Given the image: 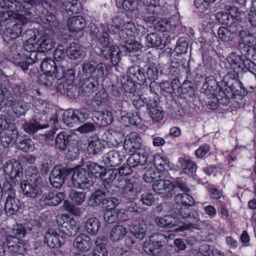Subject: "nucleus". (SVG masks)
<instances>
[{
    "label": "nucleus",
    "mask_w": 256,
    "mask_h": 256,
    "mask_svg": "<svg viewBox=\"0 0 256 256\" xmlns=\"http://www.w3.org/2000/svg\"><path fill=\"white\" fill-rule=\"evenodd\" d=\"M124 149L126 152H132L129 157V162L131 164L138 160L141 163L147 162L150 149L144 145L142 139L137 133L133 132L126 136Z\"/></svg>",
    "instance_id": "1"
},
{
    "label": "nucleus",
    "mask_w": 256,
    "mask_h": 256,
    "mask_svg": "<svg viewBox=\"0 0 256 256\" xmlns=\"http://www.w3.org/2000/svg\"><path fill=\"white\" fill-rule=\"evenodd\" d=\"M238 38V48L242 54L248 56L254 54V46L256 44V38L250 32L245 16L236 24L235 38Z\"/></svg>",
    "instance_id": "2"
},
{
    "label": "nucleus",
    "mask_w": 256,
    "mask_h": 256,
    "mask_svg": "<svg viewBox=\"0 0 256 256\" xmlns=\"http://www.w3.org/2000/svg\"><path fill=\"white\" fill-rule=\"evenodd\" d=\"M234 73L228 72L224 76L223 90L224 96L223 103L228 104L230 99L234 96H242L247 94L246 89L242 86V83L236 78L238 74L234 70Z\"/></svg>",
    "instance_id": "3"
},
{
    "label": "nucleus",
    "mask_w": 256,
    "mask_h": 256,
    "mask_svg": "<svg viewBox=\"0 0 256 256\" xmlns=\"http://www.w3.org/2000/svg\"><path fill=\"white\" fill-rule=\"evenodd\" d=\"M43 181L40 174H37L30 178V182L23 180L20 187L23 194L31 200H35L41 196L44 192Z\"/></svg>",
    "instance_id": "4"
},
{
    "label": "nucleus",
    "mask_w": 256,
    "mask_h": 256,
    "mask_svg": "<svg viewBox=\"0 0 256 256\" xmlns=\"http://www.w3.org/2000/svg\"><path fill=\"white\" fill-rule=\"evenodd\" d=\"M82 70L86 76L104 78L108 74L107 66L102 62L98 64L94 60H86L82 65Z\"/></svg>",
    "instance_id": "5"
},
{
    "label": "nucleus",
    "mask_w": 256,
    "mask_h": 256,
    "mask_svg": "<svg viewBox=\"0 0 256 256\" xmlns=\"http://www.w3.org/2000/svg\"><path fill=\"white\" fill-rule=\"evenodd\" d=\"M227 10L229 11L230 14L224 12H219L216 14V20L226 26L237 24L245 16L244 12L239 10L236 7L230 6Z\"/></svg>",
    "instance_id": "6"
},
{
    "label": "nucleus",
    "mask_w": 256,
    "mask_h": 256,
    "mask_svg": "<svg viewBox=\"0 0 256 256\" xmlns=\"http://www.w3.org/2000/svg\"><path fill=\"white\" fill-rule=\"evenodd\" d=\"M6 240L8 248L13 253L24 255L26 253L29 246L24 240L11 234H7L5 232L0 234V242Z\"/></svg>",
    "instance_id": "7"
},
{
    "label": "nucleus",
    "mask_w": 256,
    "mask_h": 256,
    "mask_svg": "<svg viewBox=\"0 0 256 256\" xmlns=\"http://www.w3.org/2000/svg\"><path fill=\"white\" fill-rule=\"evenodd\" d=\"M166 242V237L164 234L154 233L150 236L149 242L144 243V250L150 255H158L162 252Z\"/></svg>",
    "instance_id": "8"
},
{
    "label": "nucleus",
    "mask_w": 256,
    "mask_h": 256,
    "mask_svg": "<svg viewBox=\"0 0 256 256\" xmlns=\"http://www.w3.org/2000/svg\"><path fill=\"white\" fill-rule=\"evenodd\" d=\"M73 168L56 166L51 171L49 180L52 187L58 188L64 183L66 176L72 174Z\"/></svg>",
    "instance_id": "9"
},
{
    "label": "nucleus",
    "mask_w": 256,
    "mask_h": 256,
    "mask_svg": "<svg viewBox=\"0 0 256 256\" xmlns=\"http://www.w3.org/2000/svg\"><path fill=\"white\" fill-rule=\"evenodd\" d=\"M72 183L77 188L86 189L93 184L92 178L86 170L78 168L72 172Z\"/></svg>",
    "instance_id": "10"
},
{
    "label": "nucleus",
    "mask_w": 256,
    "mask_h": 256,
    "mask_svg": "<svg viewBox=\"0 0 256 256\" xmlns=\"http://www.w3.org/2000/svg\"><path fill=\"white\" fill-rule=\"evenodd\" d=\"M88 118V114L86 108L70 109L66 111L62 116L64 123L71 127L74 124L84 122Z\"/></svg>",
    "instance_id": "11"
},
{
    "label": "nucleus",
    "mask_w": 256,
    "mask_h": 256,
    "mask_svg": "<svg viewBox=\"0 0 256 256\" xmlns=\"http://www.w3.org/2000/svg\"><path fill=\"white\" fill-rule=\"evenodd\" d=\"M154 229V226L148 220H136L133 224L130 226L131 234L136 238L143 240Z\"/></svg>",
    "instance_id": "12"
},
{
    "label": "nucleus",
    "mask_w": 256,
    "mask_h": 256,
    "mask_svg": "<svg viewBox=\"0 0 256 256\" xmlns=\"http://www.w3.org/2000/svg\"><path fill=\"white\" fill-rule=\"evenodd\" d=\"M200 80H196V86L202 92H206L207 90L210 92H218L220 94V91L223 90L224 82H217L213 76H210L205 78L202 76Z\"/></svg>",
    "instance_id": "13"
},
{
    "label": "nucleus",
    "mask_w": 256,
    "mask_h": 256,
    "mask_svg": "<svg viewBox=\"0 0 256 256\" xmlns=\"http://www.w3.org/2000/svg\"><path fill=\"white\" fill-rule=\"evenodd\" d=\"M75 143L76 140L73 138L72 135L68 134L65 131H62L56 134L54 142L52 146L60 152H65L68 150L70 153V148H72Z\"/></svg>",
    "instance_id": "14"
},
{
    "label": "nucleus",
    "mask_w": 256,
    "mask_h": 256,
    "mask_svg": "<svg viewBox=\"0 0 256 256\" xmlns=\"http://www.w3.org/2000/svg\"><path fill=\"white\" fill-rule=\"evenodd\" d=\"M56 220L60 230L62 233L69 236L76 235L78 228L76 222L70 218L68 214H62L58 217Z\"/></svg>",
    "instance_id": "15"
},
{
    "label": "nucleus",
    "mask_w": 256,
    "mask_h": 256,
    "mask_svg": "<svg viewBox=\"0 0 256 256\" xmlns=\"http://www.w3.org/2000/svg\"><path fill=\"white\" fill-rule=\"evenodd\" d=\"M115 190H108L104 187L94 190L88 200V205L92 208L103 206L106 197L114 194Z\"/></svg>",
    "instance_id": "16"
},
{
    "label": "nucleus",
    "mask_w": 256,
    "mask_h": 256,
    "mask_svg": "<svg viewBox=\"0 0 256 256\" xmlns=\"http://www.w3.org/2000/svg\"><path fill=\"white\" fill-rule=\"evenodd\" d=\"M146 8L142 12L144 20L148 24H152L156 22L162 15V10L159 4H152L144 5Z\"/></svg>",
    "instance_id": "17"
},
{
    "label": "nucleus",
    "mask_w": 256,
    "mask_h": 256,
    "mask_svg": "<svg viewBox=\"0 0 256 256\" xmlns=\"http://www.w3.org/2000/svg\"><path fill=\"white\" fill-rule=\"evenodd\" d=\"M4 172L10 176V180L18 181L23 174L20 162L16 159H11L6 162L4 166Z\"/></svg>",
    "instance_id": "18"
},
{
    "label": "nucleus",
    "mask_w": 256,
    "mask_h": 256,
    "mask_svg": "<svg viewBox=\"0 0 256 256\" xmlns=\"http://www.w3.org/2000/svg\"><path fill=\"white\" fill-rule=\"evenodd\" d=\"M108 138L106 139L100 140L98 136H94L88 140L87 147V152L90 157L98 156L102 154L106 148L105 142L108 140Z\"/></svg>",
    "instance_id": "19"
},
{
    "label": "nucleus",
    "mask_w": 256,
    "mask_h": 256,
    "mask_svg": "<svg viewBox=\"0 0 256 256\" xmlns=\"http://www.w3.org/2000/svg\"><path fill=\"white\" fill-rule=\"evenodd\" d=\"M40 197V202L42 205L56 206L64 199L65 196L63 192L52 190L48 193H43Z\"/></svg>",
    "instance_id": "20"
},
{
    "label": "nucleus",
    "mask_w": 256,
    "mask_h": 256,
    "mask_svg": "<svg viewBox=\"0 0 256 256\" xmlns=\"http://www.w3.org/2000/svg\"><path fill=\"white\" fill-rule=\"evenodd\" d=\"M120 49L115 45L110 44L101 48V52L106 60H110L113 66L116 65L120 61Z\"/></svg>",
    "instance_id": "21"
},
{
    "label": "nucleus",
    "mask_w": 256,
    "mask_h": 256,
    "mask_svg": "<svg viewBox=\"0 0 256 256\" xmlns=\"http://www.w3.org/2000/svg\"><path fill=\"white\" fill-rule=\"evenodd\" d=\"M128 76L138 84H144L146 82L145 70L140 66H133L128 70Z\"/></svg>",
    "instance_id": "22"
},
{
    "label": "nucleus",
    "mask_w": 256,
    "mask_h": 256,
    "mask_svg": "<svg viewBox=\"0 0 256 256\" xmlns=\"http://www.w3.org/2000/svg\"><path fill=\"white\" fill-rule=\"evenodd\" d=\"M155 222L160 228H171L178 226L180 224V220L176 214H168L163 217L156 216L155 218Z\"/></svg>",
    "instance_id": "23"
},
{
    "label": "nucleus",
    "mask_w": 256,
    "mask_h": 256,
    "mask_svg": "<svg viewBox=\"0 0 256 256\" xmlns=\"http://www.w3.org/2000/svg\"><path fill=\"white\" fill-rule=\"evenodd\" d=\"M138 192L136 184L128 180L122 187L120 196L125 201L133 200H136Z\"/></svg>",
    "instance_id": "24"
},
{
    "label": "nucleus",
    "mask_w": 256,
    "mask_h": 256,
    "mask_svg": "<svg viewBox=\"0 0 256 256\" xmlns=\"http://www.w3.org/2000/svg\"><path fill=\"white\" fill-rule=\"evenodd\" d=\"M64 241L62 236H60L54 229L48 230L44 236V242L51 248L60 247L64 244Z\"/></svg>",
    "instance_id": "25"
},
{
    "label": "nucleus",
    "mask_w": 256,
    "mask_h": 256,
    "mask_svg": "<svg viewBox=\"0 0 256 256\" xmlns=\"http://www.w3.org/2000/svg\"><path fill=\"white\" fill-rule=\"evenodd\" d=\"M22 26L24 25L20 22H16L8 27L3 32L4 40L6 42H9L18 38L22 34Z\"/></svg>",
    "instance_id": "26"
},
{
    "label": "nucleus",
    "mask_w": 256,
    "mask_h": 256,
    "mask_svg": "<svg viewBox=\"0 0 256 256\" xmlns=\"http://www.w3.org/2000/svg\"><path fill=\"white\" fill-rule=\"evenodd\" d=\"M118 169L110 168L102 172L100 177L102 180V187L108 190H114L113 188L112 183L116 178Z\"/></svg>",
    "instance_id": "27"
},
{
    "label": "nucleus",
    "mask_w": 256,
    "mask_h": 256,
    "mask_svg": "<svg viewBox=\"0 0 256 256\" xmlns=\"http://www.w3.org/2000/svg\"><path fill=\"white\" fill-rule=\"evenodd\" d=\"M10 49L8 56L16 66L20 64L21 62L26 60L30 57L27 54L22 52L21 46H12Z\"/></svg>",
    "instance_id": "28"
},
{
    "label": "nucleus",
    "mask_w": 256,
    "mask_h": 256,
    "mask_svg": "<svg viewBox=\"0 0 256 256\" xmlns=\"http://www.w3.org/2000/svg\"><path fill=\"white\" fill-rule=\"evenodd\" d=\"M73 245L80 251L87 252L91 248L92 241L86 234H81L76 238Z\"/></svg>",
    "instance_id": "29"
},
{
    "label": "nucleus",
    "mask_w": 256,
    "mask_h": 256,
    "mask_svg": "<svg viewBox=\"0 0 256 256\" xmlns=\"http://www.w3.org/2000/svg\"><path fill=\"white\" fill-rule=\"evenodd\" d=\"M124 158V156L121 154L120 152L112 150L105 154L103 161L106 165L115 167L122 162Z\"/></svg>",
    "instance_id": "30"
},
{
    "label": "nucleus",
    "mask_w": 256,
    "mask_h": 256,
    "mask_svg": "<svg viewBox=\"0 0 256 256\" xmlns=\"http://www.w3.org/2000/svg\"><path fill=\"white\" fill-rule=\"evenodd\" d=\"M236 24L230 26H220L218 34L220 40L224 42H231L235 40Z\"/></svg>",
    "instance_id": "31"
},
{
    "label": "nucleus",
    "mask_w": 256,
    "mask_h": 256,
    "mask_svg": "<svg viewBox=\"0 0 256 256\" xmlns=\"http://www.w3.org/2000/svg\"><path fill=\"white\" fill-rule=\"evenodd\" d=\"M118 42L120 46L130 53L136 52L140 49V45L132 37L119 38Z\"/></svg>",
    "instance_id": "32"
},
{
    "label": "nucleus",
    "mask_w": 256,
    "mask_h": 256,
    "mask_svg": "<svg viewBox=\"0 0 256 256\" xmlns=\"http://www.w3.org/2000/svg\"><path fill=\"white\" fill-rule=\"evenodd\" d=\"M22 126L26 132L30 134H33L38 130L49 127V124L48 123L42 124L40 121L34 120L29 122L24 121Z\"/></svg>",
    "instance_id": "33"
},
{
    "label": "nucleus",
    "mask_w": 256,
    "mask_h": 256,
    "mask_svg": "<svg viewBox=\"0 0 256 256\" xmlns=\"http://www.w3.org/2000/svg\"><path fill=\"white\" fill-rule=\"evenodd\" d=\"M18 136V132L16 130H13L12 133L3 131L0 132V142L4 147L10 148L16 143Z\"/></svg>",
    "instance_id": "34"
},
{
    "label": "nucleus",
    "mask_w": 256,
    "mask_h": 256,
    "mask_svg": "<svg viewBox=\"0 0 256 256\" xmlns=\"http://www.w3.org/2000/svg\"><path fill=\"white\" fill-rule=\"evenodd\" d=\"M100 79L94 77H88L84 80L81 89L84 96H88L90 94L96 90Z\"/></svg>",
    "instance_id": "35"
},
{
    "label": "nucleus",
    "mask_w": 256,
    "mask_h": 256,
    "mask_svg": "<svg viewBox=\"0 0 256 256\" xmlns=\"http://www.w3.org/2000/svg\"><path fill=\"white\" fill-rule=\"evenodd\" d=\"M21 207L20 200L16 196L6 198L4 210L8 215L16 214Z\"/></svg>",
    "instance_id": "36"
},
{
    "label": "nucleus",
    "mask_w": 256,
    "mask_h": 256,
    "mask_svg": "<svg viewBox=\"0 0 256 256\" xmlns=\"http://www.w3.org/2000/svg\"><path fill=\"white\" fill-rule=\"evenodd\" d=\"M179 166L184 170V173L192 176L196 175V164L187 157H181L178 158Z\"/></svg>",
    "instance_id": "37"
},
{
    "label": "nucleus",
    "mask_w": 256,
    "mask_h": 256,
    "mask_svg": "<svg viewBox=\"0 0 256 256\" xmlns=\"http://www.w3.org/2000/svg\"><path fill=\"white\" fill-rule=\"evenodd\" d=\"M42 37L40 40L37 43L38 46V50L43 52H48L54 48L55 46V41L50 36L46 35V34L41 33Z\"/></svg>",
    "instance_id": "38"
},
{
    "label": "nucleus",
    "mask_w": 256,
    "mask_h": 256,
    "mask_svg": "<svg viewBox=\"0 0 256 256\" xmlns=\"http://www.w3.org/2000/svg\"><path fill=\"white\" fill-rule=\"evenodd\" d=\"M15 8H13V2H11L12 5L8 4L10 8H14L16 11L22 12L24 15L31 16L32 5L29 2V0H14Z\"/></svg>",
    "instance_id": "39"
},
{
    "label": "nucleus",
    "mask_w": 256,
    "mask_h": 256,
    "mask_svg": "<svg viewBox=\"0 0 256 256\" xmlns=\"http://www.w3.org/2000/svg\"><path fill=\"white\" fill-rule=\"evenodd\" d=\"M16 147L23 152H27L32 151L34 149V144L32 139L28 136L24 135L16 138Z\"/></svg>",
    "instance_id": "40"
},
{
    "label": "nucleus",
    "mask_w": 256,
    "mask_h": 256,
    "mask_svg": "<svg viewBox=\"0 0 256 256\" xmlns=\"http://www.w3.org/2000/svg\"><path fill=\"white\" fill-rule=\"evenodd\" d=\"M85 26V20L81 16L72 17L68 21V26L71 32L80 31Z\"/></svg>",
    "instance_id": "41"
},
{
    "label": "nucleus",
    "mask_w": 256,
    "mask_h": 256,
    "mask_svg": "<svg viewBox=\"0 0 256 256\" xmlns=\"http://www.w3.org/2000/svg\"><path fill=\"white\" fill-rule=\"evenodd\" d=\"M174 200L176 204H174V206H176V209H178V205L193 206L194 204V198L188 192H184L178 194L174 197Z\"/></svg>",
    "instance_id": "42"
},
{
    "label": "nucleus",
    "mask_w": 256,
    "mask_h": 256,
    "mask_svg": "<svg viewBox=\"0 0 256 256\" xmlns=\"http://www.w3.org/2000/svg\"><path fill=\"white\" fill-rule=\"evenodd\" d=\"M94 118L98 125L105 126L112 123L114 120L112 114L109 111L98 112L96 113Z\"/></svg>",
    "instance_id": "43"
},
{
    "label": "nucleus",
    "mask_w": 256,
    "mask_h": 256,
    "mask_svg": "<svg viewBox=\"0 0 256 256\" xmlns=\"http://www.w3.org/2000/svg\"><path fill=\"white\" fill-rule=\"evenodd\" d=\"M68 57L72 60H76L82 56L83 51L79 44L72 42L66 50Z\"/></svg>",
    "instance_id": "44"
},
{
    "label": "nucleus",
    "mask_w": 256,
    "mask_h": 256,
    "mask_svg": "<svg viewBox=\"0 0 256 256\" xmlns=\"http://www.w3.org/2000/svg\"><path fill=\"white\" fill-rule=\"evenodd\" d=\"M172 182L168 180H160L155 181L152 184V190L158 194L169 192L172 190Z\"/></svg>",
    "instance_id": "45"
},
{
    "label": "nucleus",
    "mask_w": 256,
    "mask_h": 256,
    "mask_svg": "<svg viewBox=\"0 0 256 256\" xmlns=\"http://www.w3.org/2000/svg\"><path fill=\"white\" fill-rule=\"evenodd\" d=\"M58 90L62 93H66L70 98H76L78 96L79 88L76 86L72 84H68L60 82L58 86Z\"/></svg>",
    "instance_id": "46"
},
{
    "label": "nucleus",
    "mask_w": 256,
    "mask_h": 256,
    "mask_svg": "<svg viewBox=\"0 0 256 256\" xmlns=\"http://www.w3.org/2000/svg\"><path fill=\"white\" fill-rule=\"evenodd\" d=\"M146 163H141L140 160L134 163H130L129 162V158L128 159L126 163L124 164L118 170V172L120 176H128L132 173V168H135L138 166H144Z\"/></svg>",
    "instance_id": "47"
},
{
    "label": "nucleus",
    "mask_w": 256,
    "mask_h": 256,
    "mask_svg": "<svg viewBox=\"0 0 256 256\" xmlns=\"http://www.w3.org/2000/svg\"><path fill=\"white\" fill-rule=\"evenodd\" d=\"M126 233V228L123 226H114L111 230L110 238L114 242H118L125 236Z\"/></svg>",
    "instance_id": "48"
},
{
    "label": "nucleus",
    "mask_w": 256,
    "mask_h": 256,
    "mask_svg": "<svg viewBox=\"0 0 256 256\" xmlns=\"http://www.w3.org/2000/svg\"><path fill=\"white\" fill-rule=\"evenodd\" d=\"M84 166L88 170L90 174L96 178H100L105 168L98 164L97 163L92 161H88L85 162Z\"/></svg>",
    "instance_id": "49"
},
{
    "label": "nucleus",
    "mask_w": 256,
    "mask_h": 256,
    "mask_svg": "<svg viewBox=\"0 0 256 256\" xmlns=\"http://www.w3.org/2000/svg\"><path fill=\"white\" fill-rule=\"evenodd\" d=\"M241 56L237 54L236 52H231L228 57L229 64L234 68H244L242 64L245 59V56L241 54Z\"/></svg>",
    "instance_id": "50"
},
{
    "label": "nucleus",
    "mask_w": 256,
    "mask_h": 256,
    "mask_svg": "<svg viewBox=\"0 0 256 256\" xmlns=\"http://www.w3.org/2000/svg\"><path fill=\"white\" fill-rule=\"evenodd\" d=\"M62 8L68 13L78 14L82 9L81 4L76 0H66L62 4Z\"/></svg>",
    "instance_id": "51"
},
{
    "label": "nucleus",
    "mask_w": 256,
    "mask_h": 256,
    "mask_svg": "<svg viewBox=\"0 0 256 256\" xmlns=\"http://www.w3.org/2000/svg\"><path fill=\"white\" fill-rule=\"evenodd\" d=\"M8 82L4 80L0 83V110L2 108V104L4 103L5 105L8 104L6 102L11 97V94L8 90Z\"/></svg>",
    "instance_id": "52"
},
{
    "label": "nucleus",
    "mask_w": 256,
    "mask_h": 256,
    "mask_svg": "<svg viewBox=\"0 0 256 256\" xmlns=\"http://www.w3.org/2000/svg\"><path fill=\"white\" fill-rule=\"evenodd\" d=\"M132 104L140 115L144 114L146 112L145 96L140 95L134 96L132 98Z\"/></svg>",
    "instance_id": "53"
},
{
    "label": "nucleus",
    "mask_w": 256,
    "mask_h": 256,
    "mask_svg": "<svg viewBox=\"0 0 256 256\" xmlns=\"http://www.w3.org/2000/svg\"><path fill=\"white\" fill-rule=\"evenodd\" d=\"M136 32V26L134 22L129 21L125 22L121 32L119 34V38L133 37Z\"/></svg>",
    "instance_id": "54"
},
{
    "label": "nucleus",
    "mask_w": 256,
    "mask_h": 256,
    "mask_svg": "<svg viewBox=\"0 0 256 256\" xmlns=\"http://www.w3.org/2000/svg\"><path fill=\"white\" fill-rule=\"evenodd\" d=\"M146 44L149 47L158 48L162 45L161 36L156 32H152L146 36Z\"/></svg>",
    "instance_id": "55"
},
{
    "label": "nucleus",
    "mask_w": 256,
    "mask_h": 256,
    "mask_svg": "<svg viewBox=\"0 0 256 256\" xmlns=\"http://www.w3.org/2000/svg\"><path fill=\"white\" fill-rule=\"evenodd\" d=\"M100 227V222L96 218H90L86 222L85 228L89 234L92 235L96 234Z\"/></svg>",
    "instance_id": "56"
},
{
    "label": "nucleus",
    "mask_w": 256,
    "mask_h": 256,
    "mask_svg": "<svg viewBox=\"0 0 256 256\" xmlns=\"http://www.w3.org/2000/svg\"><path fill=\"white\" fill-rule=\"evenodd\" d=\"M22 37L28 43H38L42 37V34L38 30L30 29L25 31Z\"/></svg>",
    "instance_id": "57"
},
{
    "label": "nucleus",
    "mask_w": 256,
    "mask_h": 256,
    "mask_svg": "<svg viewBox=\"0 0 256 256\" xmlns=\"http://www.w3.org/2000/svg\"><path fill=\"white\" fill-rule=\"evenodd\" d=\"M30 108V104L22 100H18L12 106V112L17 117L24 115Z\"/></svg>",
    "instance_id": "58"
},
{
    "label": "nucleus",
    "mask_w": 256,
    "mask_h": 256,
    "mask_svg": "<svg viewBox=\"0 0 256 256\" xmlns=\"http://www.w3.org/2000/svg\"><path fill=\"white\" fill-rule=\"evenodd\" d=\"M188 48V39L185 38H178L176 46L174 48V52L177 57L180 56L182 54L187 52Z\"/></svg>",
    "instance_id": "59"
},
{
    "label": "nucleus",
    "mask_w": 256,
    "mask_h": 256,
    "mask_svg": "<svg viewBox=\"0 0 256 256\" xmlns=\"http://www.w3.org/2000/svg\"><path fill=\"white\" fill-rule=\"evenodd\" d=\"M154 164L158 170H164L169 168L168 159L165 156H162L159 154H156L153 158Z\"/></svg>",
    "instance_id": "60"
},
{
    "label": "nucleus",
    "mask_w": 256,
    "mask_h": 256,
    "mask_svg": "<svg viewBox=\"0 0 256 256\" xmlns=\"http://www.w3.org/2000/svg\"><path fill=\"white\" fill-rule=\"evenodd\" d=\"M28 229L29 231L32 229V227H29L28 224H26L24 226L18 224L14 225L12 230V236L18 238H22L25 236Z\"/></svg>",
    "instance_id": "61"
},
{
    "label": "nucleus",
    "mask_w": 256,
    "mask_h": 256,
    "mask_svg": "<svg viewBox=\"0 0 256 256\" xmlns=\"http://www.w3.org/2000/svg\"><path fill=\"white\" fill-rule=\"evenodd\" d=\"M224 92L222 91H220V94H216V96H214L211 100H210L206 102V105L208 108L212 110H216L219 104L224 106H226L228 104H224L222 100L224 99Z\"/></svg>",
    "instance_id": "62"
},
{
    "label": "nucleus",
    "mask_w": 256,
    "mask_h": 256,
    "mask_svg": "<svg viewBox=\"0 0 256 256\" xmlns=\"http://www.w3.org/2000/svg\"><path fill=\"white\" fill-rule=\"evenodd\" d=\"M56 65L54 61L51 58H46L43 60L40 64L42 72L46 74H52Z\"/></svg>",
    "instance_id": "63"
},
{
    "label": "nucleus",
    "mask_w": 256,
    "mask_h": 256,
    "mask_svg": "<svg viewBox=\"0 0 256 256\" xmlns=\"http://www.w3.org/2000/svg\"><path fill=\"white\" fill-rule=\"evenodd\" d=\"M86 192L72 190L68 196L72 202L76 205H81L86 199Z\"/></svg>",
    "instance_id": "64"
}]
</instances>
